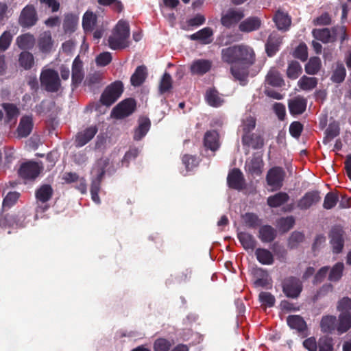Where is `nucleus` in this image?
<instances>
[{"instance_id":"nucleus-64","label":"nucleus","mask_w":351,"mask_h":351,"mask_svg":"<svg viewBox=\"0 0 351 351\" xmlns=\"http://www.w3.org/2000/svg\"><path fill=\"white\" fill-rule=\"evenodd\" d=\"M304 126L300 121H293L289 125L290 135L295 138H299L303 131Z\"/></svg>"},{"instance_id":"nucleus-47","label":"nucleus","mask_w":351,"mask_h":351,"mask_svg":"<svg viewBox=\"0 0 351 351\" xmlns=\"http://www.w3.org/2000/svg\"><path fill=\"white\" fill-rule=\"evenodd\" d=\"M317 79L315 77L303 75L298 81L299 87L303 90H311L317 85Z\"/></svg>"},{"instance_id":"nucleus-59","label":"nucleus","mask_w":351,"mask_h":351,"mask_svg":"<svg viewBox=\"0 0 351 351\" xmlns=\"http://www.w3.org/2000/svg\"><path fill=\"white\" fill-rule=\"evenodd\" d=\"M338 201L339 197L337 194L333 192H329L324 197L323 207L327 210L332 209L336 206Z\"/></svg>"},{"instance_id":"nucleus-53","label":"nucleus","mask_w":351,"mask_h":351,"mask_svg":"<svg viewBox=\"0 0 351 351\" xmlns=\"http://www.w3.org/2000/svg\"><path fill=\"white\" fill-rule=\"evenodd\" d=\"M172 88V79L169 73L165 72L160 82L159 92L164 94Z\"/></svg>"},{"instance_id":"nucleus-14","label":"nucleus","mask_w":351,"mask_h":351,"mask_svg":"<svg viewBox=\"0 0 351 351\" xmlns=\"http://www.w3.org/2000/svg\"><path fill=\"white\" fill-rule=\"evenodd\" d=\"M98 131L97 126H90L83 131L79 132L75 139V146L81 147L88 143L90 140L93 138Z\"/></svg>"},{"instance_id":"nucleus-20","label":"nucleus","mask_w":351,"mask_h":351,"mask_svg":"<svg viewBox=\"0 0 351 351\" xmlns=\"http://www.w3.org/2000/svg\"><path fill=\"white\" fill-rule=\"evenodd\" d=\"M263 165L262 157L254 154L249 161L246 162L245 169L252 176H260L262 173Z\"/></svg>"},{"instance_id":"nucleus-23","label":"nucleus","mask_w":351,"mask_h":351,"mask_svg":"<svg viewBox=\"0 0 351 351\" xmlns=\"http://www.w3.org/2000/svg\"><path fill=\"white\" fill-rule=\"evenodd\" d=\"M33 128V120L31 116H23L21 117L17 128L18 136L25 138L32 132Z\"/></svg>"},{"instance_id":"nucleus-24","label":"nucleus","mask_w":351,"mask_h":351,"mask_svg":"<svg viewBox=\"0 0 351 351\" xmlns=\"http://www.w3.org/2000/svg\"><path fill=\"white\" fill-rule=\"evenodd\" d=\"M212 66L210 61L199 59L193 62L190 70L193 75H202L210 71Z\"/></svg>"},{"instance_id":"nucleus-7","label":"nucleus","mask_w":351,"mask_h":351,"mask_svg":"<svg viewBox=\"0 0 351 351\" xmlns=\"http://www.w3.org/2000/svg\"><path fill=\"white\" fill-rule=\"evenodd\" d=\"M109 164L108 158H101L97 161L94 165L92 173L95 178L92 180L90 186V192H99L100 190L101 182L105 175L106 168Z\"/></svg>"},{"instance_id":"nucleus-26","label":"nucleus","mask_w":351,"mask_h":351,"mask_svg":"<svg viewBox=\"0 0 351 351\" xmlns=\"http://www.w3.org/2000/svg\"><path fill=\"white\" fill-rule=\"evenodd\" d=\"M337 319L335 315L323 316L320 321L321 331L324 333L332 334L337 330Z\"/></svg>"},{"instance_id":"nucleus-33","label":"nucleus","mask_w":351,"mask_h":351,"mask_svg":"<svg viewBox=\"0 0 351 351\" xmlns=\"http://www.w3.org/2000/svg\"><path fill=\"white\" fill-rule=\"evenodd\" d=\"M213 35V31L210 27H204L191 34L189 37L192 40H199L202 44H210L212 42L210 38Z\"/></svg>"},{"instance_id":"nucleus-16","label":"nucleus","mask_w":351,"mask_h":351,"mask_svg":"<svg viewBox=\"0 0 351 351\" xmlns=\"http://www.w3.org/2000/svg\"><path fill=\"white\" fill-rule=\"evenodd\" d=\"M321 199L317 191H308L298 201V207L301 210H307L313 205L318 203Z\"/></svg>"},{"instance_id":"nucleus-4","label":"nucleus","mask_w":351,"mask_h":351,"mask_svg":"<svg viewBox=\"0 0 351 351\" xmlns=\"http://www.w3.org/2000/svg\"><path fill=\"white\" fill-rule=\"evenodd\" d=\"M123 91V83L116 81L106 88L101 95L100 102L104 106H110L119 99Z\"/></svg>"},{"instance_id":"nucleus-18","label":"nucleus","mask_w":351,"mask_h":351,"mask_svg":"<svg viewBox=\"0 0 351 351\" xmlns=\"http://www.w3.org/2000/svg\"><path fill=\"white\" fill-rule=\"evenodd\" d=\"M244 181L245 180L241 171L237 168L232 169L227 177L228 186L233 189H241L243 188Z\"/></svg>"},{"instance_id":"nucleus-55","label":"nucleus","mask_w":351,"mask_h":351,"mask_svg":"<svg viewBox=\"0 0 351 351\" xmlns=\"http://www.w3.org/2000/svg\"><path fill=\"white\" fill-rule=\"evenodd\" d=\"M295 224V219L293 216L281 217L278 221L279 229L282 232H287L291 230Z\"/></svg>"},{"instance_id":"nucleus-12","label":"nucleus","mask_w":351,"mask_h":351,"mask_svg":"<svg viewBox=\"0 0 351 351\" xmlns=\"http://www.w3.org/2000/svg\"><path fill=\"white\" fill-rule=\"evenodd\" d=\"M43 170V167L36 162L29 161L23 163L19 170V176L25 180H34Z\"/></svg>"},{"instance_id":"nucleus-6","label":"nucleus","mask_w":351,"mask_h":351,"mask_svg":"<svg viewBox=\"0 0 351 351\" xmlns=\"http://www.w3.org/2000/svg\"><path fill=\"white\" fill-rule=\"evenodd\" d=\"M284 294L290 298H297L302 291V284L299 278L293 276L285 278L282 281Z\"/></svg>"},{"instance_id":"nucleus-61","label":"nucleus","mask_w":351,"mask_h":351,"mask_svg":"<svg viewBox=\"0 0 351 351\" xmlns=\"http://www.w3.org/2000/svg\"><path fill=\"white\" fill-rule=\"evenodd\" d=\"M243 219L245 225L251 228H255L261 224V220L254 213H245L243 216Z\"/></svg>"},{"instance_id":"nucleus-58","label":"nucleus","mask_w":351,"mask_h":351,"mask_svg":"<svg viewBox=\"0 0 351 351\" xmlns=\"http://www.w3.org/2000/svg\"><path fill=\"white\" fill-rule=\"evenodd\" d=\"M259 302L267 307H272L276 302L275 297L269 292L261 291L258 295Z\"/></svg>"},{"instance_id":"nucleus-25","label":"nucleus","mask_w":351,"mask_h":351,"mask_svg":"<svg viewBox=\"0 0 351 351\" xmlns=\"http://www.w3.org/2000/svg\"><path fill=\"white\" fill-rule=\"evenodd\" d=\"M265 84L273 87H282L285 85V82L280 73L276 68L269 69L265 76Z\"/></svg>"},{"instance_id":"nucleus-39","label":"nucleus","mask_w":351,"mask_h":351,"mask_svg":"<svg viewBox=\"0 0 351 351\" xmlns=\"http://www.w3.org/2000/svg\"><path fill=\"white\" fill-rule=\"evenodd\" d=\"M289 195L285 192H278L267 198V204L271 208H278L287 203Z\"/></svg>"},{"instance_id":"nucleus-3","label":"nucleus","mask_w":351,"mask_h":351,"mask_svg":"<svg viewBox=\"0 0 351 351\" xmlns=\"http://www.w3.org/2000/svg\"><path fill=\"white\" fill-rule=\"evenodd\" d=\"M40 84L49 93H56L61 88V81L57 71L47 69L41 71Z\"/></svg>"},{"instance_id":"nucleus-62","label":"nucleus","mask_w":351,"mask_h":351,"mask_svg":"<svg viewBox=\"0 0 351 351\" xmlns=\"http://www.w3.org/2000/svg\"><path fill=\"white\" fill-rule=\"evenodd\" d=\"M293 56L295 58L300 60L302 62H304L308 58V51L307 47L305 43H300L294 50Z\"/></svg>"},{"instance_id":"nucleus-32","label":"nucleus","mask_w":351,"mask_h":351,"mask_svg":"<svg viewBox=\"0 0 351 351\" xmlns=\"http://www.w3.org/2000/svg\"><path fill=\"white\" fill-rule=\"evenodd\" d=\"M204 145L212 151H216L219 147V134L215 130L208 131L205 133Z\"/></svg>"},{"instance_id":"nucleus-63","label":"nucleus","mask_w":351,"mask_h":351,"mask_svg":"<svg viewBox=\"0 0 351 351\" xmlns=\"http://www.w3.org/2000/svg\"><path fill=\"white\" fill-rule=\"evenodd\" d=\"M171 346L170 341L165 338L157 339L154 343V351H169Z\"/></svg>"},{"instance_id":"nucleus-54","label":"nucleus","mask_w":351,"mask_h":351,"mask_svg":"<svg viewBox=\"0 0 351 351\" xmlns=\"http://www.w3.org/2000/svg\"><path fill=\"white\" fill-rule=\"evenodd\" d=\"M19 197L20 193L16 191L9 192L3 198L2 204L3 208H10L16 203Z\"/></svg>"},{"instance_id":"nucleus-31","label":"nucleus","mask_w":351,"mask_h":351,"mask_svg":"<svg viewBox=\"0 0 351 351\" xmlns=\"http://www.w3.org/2000/svg\"><path fill=\"white\" fill-rule=\"evenodd\" d=\"M314 38L324 43L335 42L337 40L336 36L333 34L332 29L330 30L328 28H323L313 30Z\"/></svg>"},{"instance_id":"nucleus-52","label":"nucleus","mask_w":351,"mask_h":351,"mask_svg":"<svg viewBox=\"0 0 351 351\" xmlns=\"http://www.w3.org/2000/svg\"><path fill=\"white\" fill-rule=\"evenodd\" d=\"M319 351H334L333 339L331 337L323 336L318 340Z\"/></svg>"},{"instance_id":"nucleus-36","label":"nucleus","mask_w":351,"mask_h":351,"mask_svg":"<svg viewBox=\"0 0 351 351\" xmlns=\"http://www.w3.org/2000/svg\"><path fill=\"white\" fill-rule=\"evenodd\" d=\"M332 68L330 80L337 84L343 82L346 76V70L344 64L341 62H337Z\"/></svg>"},{"instance_id":"nucleus-19","label":"nucleus","mask_w":351,"mask_h":351,"mask_svg":"<svg viewBox=\"0 0 351 351\" xmlns=\"http://www.w3.org/2000/svg\"><path fill=\"white\" fill-rule=\"evenodd\" d=\"M307 101L301 96L295 97L289 100L288 108L291 114L299 115L302 114L306 108Z\"/></svg>"},{"instance_id":"nucleus-15","label":"nucleus","mask_w":351,"mask_h":351,"mask_svg":"<svg viewBox=\"0 0 351 351\" xmlns=\"http://www.w3.org/2000/svg\"><path fill=\"white\" fill-rule=\"evenodd\" d=\"M84 77L83 63L79 56H77L72 64L71 85L75 88L78 86L82 83Z\"/></svg>"},{"instance_id":"nucleus-29","label":"nucleus","mask_w":351,"mask_h":351,"mask_svg":"<svg viewBox=\"0 0 351 351\" xmlns=\"http://www.w3.org/2000/svg\"><path fill=\"white\" fill-rule=\"evenodd\" d=\"M288 326L300 333L307 330V324L302 317L298 315H289L287 318Z\"/></svg>"},{"instance_id":"nucleus-28","label":"nucleus","mask_w":351,"mask_h":351,"mask_svg":"<svg viewBox=\"0 0 351 351\" xmlns=\"http://www.w3.org/2000/svg\"><path fill=\"white\" fill-rule=\"evenodd\" d=\"M151 121L148 117H143L138 120V125L134 130V139L141 140L150 129Z\"/></svg>"},{"instance_id":"nucleus-57","label":"nucleus","mask_w":351,"mask_h":351,"mask_svg":"<svg viewBox=\"0 0 351 351\" xmlns=\"http://www.w3.org/2000/svg\"><path fill=\"white\" fill-rule=\"evenodd\" d=\"M12 35L10 31H5L0 36V53L5 51L12 41Z\"/></svg>"},{"instance_id":"nucleus-1","label":"nucleus","mask_w":351,"mask_h":351,"mask_svg":"<svg viewBox=\"0 0 351 351\" xmlns=\"http://www.w3.org/2000/svg\"><path fill=\"white\" fill-rule=\"evenodd\" d=\"M221 60L232 64V75L241 85H245L249 75V68L255 63L256 55L252 47L237 45L223 49Z\"/></svg>"},{"instance_id":"nucleus-11","label":"nucleus","mask_w":351,"mask_h":351,"mask_svg":"<svg viewBox=\"0 0 351 351\" xmlns=\"http://www.w3.org/2000/svg\"><path fill=\"white\" fill-rule=\"evenodd\" d=\"M344 231L340 226H333L330 232V243L332 247V252L335 254H339L342 252L344 246Z\"/></svg>"},{"instance_id":"nucleus-13","label":"nucleus","mask_w":351,"mask_h":351,"mask_svg":"<svg viewBox=\"0 0 351 351\" xmlns=\"http://www.w3.org/2000/svg\"><path fill=\"white\" fill-rule=\"evenodd\" d=\"M282 37L276 32L269 34L265 43V51L269 57L274 56L280 49Z\"/></svg>"},{"instance_id":"nucleus-37","label":"nucleus","mask_w":351,"mask_h":351,"mask_svg":"<svg viewBox=\"0 0 351 351\" xmlns=\"http://www.w3.org/2000/svg\"><path fill=\"white\" fill-rule=\"evenodd\" d=\"M35 38L30 33H26L19 36L16 42L19 48L24 51L31 49L35 45Z\"/></svg>"},{"instance_id":"nucleus-30","label":"nucleus","mask_w":351,"mask_h":351,"mask_svg":"<svg viewBox=\"0 0 351 351\" xmlns=\"http://www.w3.org/2000/svg\"><path fill=\"white\" fill-rule=\"evenodd\" d=\"M338 335L347 332L351 328V313H340L337 323Z\"/></svg>"},{"instance_id":"nucleus-46","label":"nucleus","mask_w":351,"mask_h":351,"mask_svg":"<svg viewBox=\"0 0 351 351\" xmlns=\"http://www.w3.org/2000/svg\"><path fill=\"white\" fill-rule=\"evenodd\" d=\"M2 108L4 109L6 115V122H11L13 119L16 120L19 115V109L12 103H3Z\"/></svg>"},{"instance_id":"nucleus-8","label":"nucleus","mask_w":351,"mask_h":351,"mask_svg":"<svg viewBox=\"0 0 351 351\" xmlns=\"http://www.w3.org/2000/svg\"><path fill=\"white\" fill-rule=\"evenodd\" d=\"M245 16L243 9L229 8L225 14H222L221 24L227 29H230L238 24Z\"/></svg>"},{"instance_id":"nucleus-50","label":"nucleus","mask_w":351,"mask_h":351,"mask_svg":"<svg viewBox=\"0 0 351 351\" xmlns=\"http://www.w3.org/2000/svg\"><path fill=\"white\" fill-rule=\"evenodd\" d=\"M96 16L92 12H86L82 19V27L84 31H93L96 23Z\"/></svg>"},{"instance_id":"nucleus-56","label":"nucleus","mask_w":351,"mask_h":351,"mask_svg":"<svg viewBox=\"0 0 351 351\" xmlns=\"http://www.w3.org/2000/svg\"><path fill=\"white\" fill-rule=\"evenodd\" d=\"M182 161L187 171L193 169L199 165V158L195 155L184 154Z\"/></svg>"},{"instance_id":"nucleus-60","label":"nucleus","mask_w":351,"mask_h":351,"mask_svg":"<svg viewBox=\"0 0 351 351\" xmlns=\"http://www.w3.org/2000/svg\"><path fill=\"white\" fill-rule=\"evenodd\" d=\"M337 310L340 313H351V298L349 297H343L337 304Z\"/></svg>"},{"instance_id":"nucleus-48","label":"nucleus","mask_w":351,"mask_h":351,"mask_svg":"<svg viewBox=\"0 0 351 351\" xmlns=\"http://www.w3.org/2000/svg\"><path fill=\"white\" fill-rule=\"evenodd\" d=\"M302 73V68L300 64L295 60H293L289 63L287 69V77L291 80L297 79Z\"/></svg>"},{"instance_id":"nucleus-10","label":"nucleus","mask_w":351,"mask_h":351,"mask_svg":"<svg viewBox=\"0 0 351 351\" xmlns=\"http://www.w3.org/2000/svg\"><path fill=\"white\" fill-rule=\"evenodd\" d=\"M286 176L285 171L280 167H274L269 169L266 176V181L269 186L275 190L281 189Z\"/></svg>"},{"instance_id":"nucleus-38","label":"nucleus","mask_w":351,"mask_h":351,"mask_svg":"<svg viewBox=\"0 0 351 351\" xmlns=\"http://www.w3.org/2000/svg\"><path fill=\"white\" fill-rule=\"evenodd\" d=\"M147 75L146 66L144 65L138 66L131 76V84L134 86H140L145 81Z\"/></svg>"},{"instance_id":"nucleus-43","label":"nucleus","mask_w":351,"mask_h":351,"mask_svg":"<svg viewBox=\"0 0 351 351\" xmlns=\"http://www.w3.org/2000/svg\"><path fill=\"white\" fill-rule=\"evenodd\" d=\"M19 64L25 70H30L34 64L33 54L27 51H22L19 56Z\"/></svg>"},{"instance_id":"nucleus-41","label":"nucleus","mask_w":351,"mask_h":351,"mask_svg":"<svg viewBox=\"0 0 351 351\" xmlns=\"http://www.w3.org/2000/svg\"><path fill=\"white\" fill-rule=\"evenodd\" d=\"M255 255L258 262L263 265H271L274 261L272 253L265 248H257Z\"/></svg>"},{"instance_id":"nucleus-21","label":"nucleus","mask_w":351,"mask_h":351,"mask_svg":"<svg viewBox=\"0 0 351 351\" xmlns=\"http://www.w3.org/2000/svg\"><path fill=\"white\" fill-rule=\"evenodd\" d=\"M262 25L261 19L258 16H250L241 21L239 29L243 33H249L258 30Z\"/></svg>"},{"instance_id":"nucleus-45","label":"nucleus","mask_w":351,"mask_h":351,"mask_svg":"<svg viewBox=\"0 0 351 351\" xmlns=\"http://www.w3.org/2000/svg\"><path fill=\"white\" fill-rule=\"evenodd\" d=\"M77 17L73 14H67L64 16L63 21V29L66 34H71L76 29Z\"/></svg>"},{"instance_id":"nucleus-51","label":"nucleus","mask_w":351,"mask_h":351,"mask_svg":"<svg viewBox=\"0 0 351 351\" xmlns=\"http://www.w3.org/2000/svg\"><path fill=\"white\" fill-rule=\"evenodd\" d=\"M206 99L207 103L213 107L220 106L223 101L219 96L218 91L215 89H210L206 92Z\"/></svg>"},{"instance_id":"nucleus-34","label":"nucleus","mask_w":351,"mask_h":351,"mask_svg":"<svg viewBox=\"0 0 351 351\" xmlns=\"http://www.w3.org/2000/svg\"><path fill=\"white\" fill-rule=\"evenodd\" d=\"M53 194V190L50 184H43L35 192L37 201L46 203L51 199Z\"/></svg>"},{"instance_id":"nucleus-17","label":"nucleus","mask_w":351,"mask_h":351,"mask_svg":"<svg viewBox=\"0 0 351 351\" xmlns=\"http://www.w3.org/2000/svg\"><path fill=\"white\" fill-rule=\"evenodd\" d=\"M241 143L243 146L251 147L254 149H259L264 146V138L259 134L250 133L242 135Z\"/></svg>"},{"instance_id":"nucleus-5","label":"nucleus","mask_w":351,"mask_h":351,"mask_svg":"<svg viewBox=\"0 0 351 351\" xmlns=\"http://www.w3.org/2000/svg\"><path fill=\"white\" fill-rule=\"evenodd\" d=\"M38 21V16L35 7L32 4L25 6L19 17V24L23 28H30Z\"/></svg>"},{"instance_id":"nucleus-40","label":"nucleus","mask_w":351,"mask_h":351,"mask_svg":"<svg viewBox=\"0 0 351 351\" xmlns=\"http://www.w3.org/2000/svg\"><path fill=\"white\" fill-rule=\"evenodd\" d=\"M259 239L265 243H271L276 237V230L269 225H265L259 229Z\"/></svg>"},{"instance_id":"nucleus-22","label":"nucleus","mask_w":351,"mask_h":351,"mask_svg":"<svg viewBox=\"0 0 351 351\" xmlns=\"http://www.w3.org/2000/svg\"><path fill=\"white\" fill-rule=\"evenodd\" d=\"M277 28L279 30L287 31L291 24V19L287 12L278 10L273 18Z\"/></svg>"},{"instance_id":"nucleus-35","label":"nucleus","mask_w":351,"mask_h":351,"mask_svg":"<svg viewBox=\"0 0 351 351\" xmlns=\"http://www.w3.org/2000/svg\"><path fill=\"white\" fill-rule=\"evenodd\" d=\"M237 238L245 250L253 251L256 248L257 242L251 234L239 232L237 234Z\"/></svg>"},{"instance_id":"nucleus-9","label":"nucleus","mask_w":351,"mask_h":351,"mask_svg":"<svg viewBox=\"0 0 351 351\" xmlns=\"http://www.w3.org/2000/svg\"><path fill=\"white\" fill-rule=\"evenodd\" d=\"M136 106V103L134 99H125L112 109V114L116 119L125 118L134 112Z\"/></svg>"},{"instance_id":"nucleus-42","label":"nucleus","mask_w":351,"mask_h":351,"mask_svg":"<svg viewBox=\"0 0 351 351\" xmlns=\"http://www.w3.org/2000/svg\"><path fill=\"white\" fill-rule=\"evenodd\" d=\"M340 132L339 124L337 121L330 123L326 128L324 134L325 136L323 139V143L327 144L333 138L339 136Z\"/></svg>"},{"instance_id":"nucleus-49","label":"nucleus","mask_w":351,"mask_h":351,"mask_svg":"<svg viewBox=\"0 0 351 351\" xmlns=\"http://www.w3.org/2000/svg\"><path fill=\"white\" fill-rule=\"evenodd\" d=\"M344 265L341 262H338L330 269L328 280L331 282H338L343 276Z\"/></svg>"},{"instance_id":"nucleus-27","label":"nucleus","mask_w":351,"mask_h":351,"mask_svg":"<svg viewBox=\"0 0 351 351\" xmlns=\"http://www.w3.org/2000/svg\"><path fill=\"white\" fill-rule=\"evenodd\" d=\"M53 40L50 31H45L39 35L38 47L42 53H49L51 50Z\"/></svg>"},{"instance_id":"nucleus-44","label":"nucleus","mask_w":351,"mask_h":351,"mask_svg":"<svg viewBox=\"0 0 351 351\" xmlns=\"http://www.w3.org/2000/svg\"><path fill=\"white\" fill-rule=\"evenodd\" d=\"M322 61L317 56L311 57L305 64V71L308 75H316L321 69Z\"/></svg>"},{"instance_id":"nucleus-2","label":"nucleus","mask_w":351,"mask_h":351,"mask_svg":"<svg viewBox=\"0 0 351 351\" xmlns=\"http://www.w3.org/2000/svg\"><path fill=\"white\" fill-rule=\"evenodd\" d=\"M130 26L128 22L120 20L108 39V46L113 50L123 49L128 47Z\"/></svg>"}]
</instances>
